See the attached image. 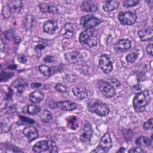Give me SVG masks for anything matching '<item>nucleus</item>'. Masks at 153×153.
Here are the masks:
<instances>
[{"label":"nucleus","mask_w":153,"mask_h":153,"mask_svg":"<svg viewBox=\"0 0 153 153\" xmlns=\"http://www.w3.org/2000/svg\"><path fill=\"white\" fill-rule=\"evenodd\" d=\"M87 56L86 53H83L81 54L79 52H73L68 53L65 56V59L69 61L70 60H73L76 58L79 60H76L73 62L74 64L76 65V67L75 69L79 71L80 74L84 75L88 74L89 71V67L87 65L82 66L81 65L82 62L83 61V59L86 57Z\"/></svg>","instance_id":"f257e3e1"},{"label":"nucleus","mask_w":153,"mask_h":153,"mask_svg":"<svg viewBox=\"0 0 153 153\" xmlns=\"http://www.w3.org/2000/svg\"><path fill=\"white\" fill-rule=\"evenodd\" d=\"M98 31L95 29L86 28L81 33L79 36V40L82 45H87L89 48L96 46L97 41L96 39H93V37H96Z\"/></svg>","instance_id":"f03ea898"},{"label":"nucleus","mask_w":153,"mask_h":153,"mask_svg":"<svg viewBox=\"0 0 153 153\" xmlns=\"http://www.w3.org/2000/svg\"><path fill=\"white\" fill-rule=\"evenodd\" d=\"M88 110L92 113H95L98 116H105L108 115L109 110L107 106H105L102 102L99 100L92 99L91 103L88 105Z\"/></svg>","instance_id":"7ed1b4c3"},{"label":"nucleus","mask_w":153,"mask_h":153,"mask_svg":"<svg viewBox=\"0 0 153 153\" xmlns=\"http://www.w3.org/2000/svg\"><path fill=\"white\" fill-rule=\"evenodd\" d=\"M111 83L113 86L107 82H101L98 87L100 92L108 98L113 97L116 94L113 87H118L121 85L120 81L117 79L112 80Z\"/></svg>","instance_id":"20e7f679"},{"label":"nucleus","mask_w":153,"mask_h":153,"mask_svg":"<svg viewBox=\"0 0 153 153\" xmlns=\"http://www.w3.org/2000/svg\"><path fill=\"white\" fill-rule=\"evenodd\" d=\"M33 151L40 153L42 151L48 150L50 153H58L57 147L53 146L51 142L46 140H42L36 143L33 147Z\"/></svg>","instance_id":"39448f33"},{"label":"nucleus","mask_w":153,"mask_h":153,"mask_svg":"<svg viewBox=\"0 0 153 153\" xmlns=\"http://www.w3.org/2000/svg\"><path fill=\"white\" fill-rule=\"evenodd\" d=\"M118 18L120 22L122 24L131 26L134 24L137 16L135 12H132L131 11H128L125 13L119 12Z\"/></svg>","instance_id":"423d86ee"},{"label":"nucleus","mask_w":153,"mask_h":153,"mask_svg":"<svg viewBox=\"0 0 153 153\" xmlns=\"http://www.w3.org/2000/svg\"><path fill=\"white\" fill-rule=\"evenodd\" d=\"M100 22V20L95 17L93 15H87L81 18L80 25L83 27H87V28L94 29L93 27L98 25Z\"/></svg>","instance_id":"0eeeda50"},{"label":"nucleus","mask_w":153,"mask_h":153,"mask_svg":"<svg viewBox=\"0 0 153 153\" xmlns=\"http://www.w3.org/2000/svg\"><path fill=\"white\" fill-rule=\"evenodd\" d=\"M109 55L105 54L101 55L99 61L100 65H104V67L101 68L105 74H108L113 70L112 62Z\"/></svg>","instance_id":"6e6552de"},{"label":"nucleus","mask_w":153,"mask_h":153,"mask_svg":"<svg viewBox=\"0 0 153 153\" xmlns=\"http://www.w3.org/2000/svg\"><path fill=\"white\" fill-rule=\"evenodd\" d=\"M13 86L17 88L16 95L19 97H22L25 88L28 87L27 81L22 78H19L13 83Z\"/></svg>","instance_id":"1a4fd4ad"},{"label":"nucleus","mask_w":153,"mask_h":153,"mask_svg":"<svg viewBox=\"0 0 153 153\" xmlns=\"http://www.w3.org/2000/svg\"><path fill=\"white\" fill-rule=\"evenodd\" d=\"M100 142L103 144V145L100 144L98 146H100L101 150L108 151L113 146L111 139L109 134H104Z\"/></svg>","instance_id":"9d476101"},{"label":"nucleus","mask_w":153,"mask_h":153,"mask_svg":"<svg viewBox=\"0 0 153 153\" xmlns=\"http://www.w3.org/2000/svg\"><path fill=\"white\" fill-rule=\"evenodd\" d=\"M138 34L141 41H153V30L147 29L138 32Z\"/></svg>","instance_id":"9b49d317"},{"label":"nucleus","mask_w":153,"mask_h":153,"mask_svg":"<svg viewBox=\"0 0 153 153\" xmlns=\"http://www.w3.org/2000/svg\"><path fill=\"white\" fill-rule=\"evenodd\" d=\"M31 129L25 127L23 131V133L28 138L29 142H31L36 138L38 137V133L37 130L34 127Z\"/></svg>","instance_id":"f8f14e48"},{"label":"nucleus","mask_w":153,"mask_h":153,"mask_svg":"<svg viewBox=\"0 0 153 153\" xmlns=\"http://www.w3.org/2000/svg\"><path fill=\"white\" fill-rule=\"evenodd\" d=\"M43 28L45 32L50 34L54 33L56 30L58 29L56 23L52 20L48 21L45 23Z\"/></svg>","instance_id":"ddd939ff"},{"label":"nucleus","mask_w":153,"mask_h":153,"mask_svg":"<svg viewBox=\"0 0 153 153\" xmlns=\"http://www.w3.org/2000/svg\"><path fill=\"white\" fill-rule=\"evenodd\" d=\"M41 121L45 123H50L52 122L53 114L49 110H45L43 111L39 115Z\"/></svg>","instance_id":"4468645a"},{"label":"nucleus","mask_w":153,"mask_h":153,"mask_svg":"<svg viewBox=\"0 0 153 153\" xmlns=\"http://www.w3.org/2000/svg\"><path fill=\"white\" fill-rule=\"evenodd\" d=\"M30 100L31 102L39 103L42 101L44 98V94L41 92L39 91H34L30 94Z\"/></svg>","instance_id":"2eb2a0df"},{"label":"nucleus","mask_w":153,"mask_h":153,"mask_svg":"<svg viewBox=\"0 0 153 153\" xmlns=\"http://www.w3.org/2000/svg\"><path fill=\"white\" fill-rule=\"evenodd\" d=\"M72 92L74 96L81 99H83L87 97L88 94L85 89L82 88H78L75 87L73 88Z\"/></svg>","instance_id":"dca6fc26"},{"label":"nucleus","mask_w":153,"mask_h":153,"mask_svg":"<svg viewBox=\"0 0 153 153\" xmlns=\"http://www.w3.org/2000/svg\"><path fill=\"white\" fill-rule=\"evenodd\" d=\"M39 44L35 46V50L39 49L40 50H43L45 48V45H50L53 42L51 40H47L40 38L38 41Z\"/></svg>","instance_id":"f3484780"},{"label":"nucleus","mask_w":153,"mask_h":153,"mask_svg":"<svg viewBox=\"0 0 153 153\" xmlns=\"http://www.w3.org/2000/svg\"><path fill=\"white\" fill-rule=\"evenodd\" d=\"M131 42L128 39H122L119 40L118 44L123 48L124 50H127L131 48Z\"/></svg>","instance_id":"a211bd4d"},{"label":"nucleus","mask_w":153,"mask_h":153,"mask_svg":"<svg viewBox=\"0 0 153 153\" xmlns=\"http://www.w3.org/2000/svg\"><path fill=\"white\" fill-rule=\"evenodd\" d=\"M36 19V18L33 15L30 14L27 15L25 17L24 19L23 20L22 27L26 29L27 27V23L29 22L32 23Z\"/></svg>","instance_id":"6ab92c4d"},{"label":"nucleus","mask_w":153,"mask_h":153,"mask_svg":"<svg viewBox=\"0 0 153 153\" xmlns=\"http://www.w3.org/2000/svg\"><path fill=\"white\" fill-rule=\"evenodd\" d=\"M41 110L40 107L38 105H28V114H29L35 115L38 114Z\"/></svg>","instance_id":"aec40b11"},{"label":"nucleus","mask_w":153,"mask_h":153,"mask_svg":"<svg viewBox=\"0 0 153 153\" xmlns=\"http://www.w3.org/2000/svg\"><path fill=\"white\" fill-rule=\"evenodd\" d=\"M140 0H126L123 3V6L126 7L136 6L139 5Z\"/></svg>","instance_id":"412c9836"},{"label":"nucleus","mask_w":153,"mask_h":153,"mask_svg":"<svg viewBox=\"0 0 153 153\" xmlns=\"http://www.w3.org/2000/svg\"><path fill=\"white\" fill-rule=\"evenodd\" d=\"M92 4L91 1L90 0L84 1L81 6L82 10L87 12H91V7Z\"/></svg>","instance_id":"4be33fe9"},{"label":"nucleus","mask_w":153,"mask_h":153,"mask_svg":"<svg viewBox=\"0 0 153 153\" xmlns=\"http://www.w3.org/2000/svg\"><path fill=\"white\" fill-rule=\"evenodd\" d=\"M69 101H60L59 102V107L62 110L69 111Z\"/></svg>","instance_id":"5701e85b"},{"label":"nucleus","mask_w":153,"mask_h":153,"mask_svg":"<svg viewBox=\"0 0 153 153\" xmlns=\"http://www.w3.org/2000/svg\"><path fill=\"white\" fill-rule=\"evenodd\" d=\"M139 55V53L137 52H133L128 54L126 57V60L129 62H134L137 59Z\"/></svg>","instance_id":"b1692460"},{"label":"nucleus","mask_w":153,"mask_h":153,"mask_svg":"<svg viewBox=\"0 0 153 153\" xmlns=\"http://www.w3.org/2000/svg\"><path fill=\"white\" fill-rule=\"evenodd\" d=\"M15 32L13 30L10 29L6 31L4 33L5 38L7 40H11L13 39L14 35Z\"/></svg>","instance_id":"393cba45"},{"label":"nucleus","mask_w":153,"mask_h":153,"mask_svg":"<svg viewBox=\"0 0 153 153\" xmlns=\"http://www.w3.org/2000/svg\"><path fill=\"white\" fill-rule=\"evenodd\" d=\"M128 153H146L144 149L140 147H132L128 151Z\"/></svg>","instance_id":"a878e982"},{"label":"nucleus","mask_w":153,"mask_h":153,"mask_svg":"<svg viewBox=\"0 0 153 153\" xmlns=\"http://www.w3.org/2000/svg\"><path fill=\"white\" fill-rule=\"evenodd\" d=\"M10 8L9 6L3 7L2 9V15L4 18H8L11 15Z\"/></svg>","instance_id":"bb28decb"},{"label":"nucleus","mask_w":153,"mask_h":153,"mask_svg":"<svg viewBox=\"0 0 153 153\" xmlns=\"http://www.w3.org/2000/svg\"><path fill=\"white\" fill-rule=\"evenodd\" d=\"M111 2V0H107L106 4L103 6V8L105 11L110 12L114 9V7L110 5Z\"/></svg>","instance_id":"cd10ccee"},{"label":"nucleus","mask_w":153,"mask_h":153,"mask_svg":"<svg viewBox=\"0 0 153 153\" xmlns=\"http://www.w3.org/2000/svg\"><path fill=\"white\" fill-rule=\"evenodd\" d=\"M143 128L144 129L147 130L153 129V119L149 120L144 123Z\"/></svg>","instance_id":"c85d7f7f"},{"label":"nucleus","mask_w":153,"mask_h":153,"mask_svg":"<svg viewBox=\"0 0 153 153\" xmlns=\"http://www.w3.org/2000/svg\"><path fill=\"white\" fill-rule=\"evenodd\" d=\"M144 99L143 100H140L137 101V103L140 104H142L143 102H145L146 104L145 106L148 105L150 103V101L151 98L149 97V94L148 92H147L143 94Z\"/></svg>","instance_id":"c756f323"},{"label":"nucleus","mask_w":153,"mask_h":153,"mask_svg":"<svg viewBox=\"0 0 153 153\" xmlns=\"http://www.w3.org/2000/svg\"><path fill=\"white\" fill-rule=\"evenodd\" d=\"M20 119L21 121L26 123L33 124L35 123L34 120L25 116H21L20 117Z\"/></svg>","instance_id":"7c9ffc66"},{"label":"nucleus","mask_w":153,"mask_h":153,"mask_svg":"<svg viewBox=\"0 0 153 153\" xmlns=\"http://www.w3.org/2000/svg\"><path fill=\"white\" fill-rule=\"evenodd\" d=\"M40 10L43 13H46L49 12V6L48 4L42 3L39 6Z\"/></svg>","instance_id":"2f4dec72"},{"label":"nucleus","mask_w":153,"mask_h":153,"mask_svg":"<svg viewBox=\"0 0 153 153\" xmlns=\"http://www.w3.org/2000/svg\"><path fill=\"white\" fill-rule=\"evenodd\" d=\"M80 136L82 137L84 139L85 141H87L89 140L90 136L87 134L84 131V130L82 129L80 130Z\"/></svg>","instance_id":"473e14b6"},{"label":"nucleus","mask_w":153,"mask_h":153,"mask_svg":"<svg viewBox=\"0 0 153 153\" xmlns=\"http://www.w3.org/2000/svg\"><path fill=\"white\" fill-rule=\"evenodd\" d=\"M17 59L18 61L22 63H25L27 61L26 56L23 54H21L18 56Z\"/></svg>","instance_id":"72a5a7b5"},{"label":"nucleus","mask_w":153,"mask_h":153,"mask_svg":"<svg viewBox=\"0 0 153 153\" xmlns=\"http://www.w3.org/2000/svg\"><path fill=\"white\" fill-rule=\"evenodd\" d=\"M48 105L51 110H53L59 107V102L57 103L51 100L48 102Z\"/></svg>","instance_id":"f704fd0d"},{"label":"nucleus","mask_w":153,"mask_h":153,"mask_svg":"<svg viewBox=\"0 0 153 153\" xmlns=\"http://www.w3.org/2000/svg\"><path fill=\"white\" fill-rule=\"evenodd\" d=\"M55 88L56 91L61 93H62L65 90V86L64 85H62L60 83L57 84L55 87Z\"/></svg>","instance_id":"c9c22d12"},{"label":"nucleus","mask_w":153,"mask_h":153,"mask_svg":"<svg viewBox=\"0 0 153 153\" xmlns=\"http://www.w3.org/2000/svg\"><path fill=\"white\" fill-rule=\"evenodd\" d=\"M65 30L74 31V26L72 23H69L65 24L64 26Z\"/></svg>","instance_id":"e433bc0d"},{"label":"nucleus","mask_w":153,"mask_h":153,"mask_svg":"<svg viewBox=\"0 0 153 153\" xmlns=\"http://www.w3.org/2000/svg\"><path fill=\"white\" fill-rule=\"evenodd\" d=\"M74 31L65 30L64 36L68 39H70L73 36Z\"/></svg>","instance_id":"4c0bfd02"},{"label":"nucleus","mask_w":153,"mask_h":153,"mask_svg":"<svg viewBox=\"0 0 153 153\" xmlns=\"http://www.w3.org/2000/svg\"><path fill=\"white\" fill-rule=\"evenodd\" d=\"M50 68L51 71V75H52L53 74L56 73L57 72L59 73H61L63 71V69L62 68L60 69L56 66H53L50 67Z\"/></svg>","instance_id":"58836bf2"},{"label":"nucleus","mask_w":153,"mask_h":153,"mask_svg":"<svg viewBox=\"0 0 153 153\" xmlns=\"http://www.w3.org/2000/svg\"><path fill=\"white\" fill-rule=\"evenodd\" d=\"M146 49L148 53L153 56V44H149Z\"/></svg>","instance_id":"ea45409f"},{"label":"nucleus","mask_w":153,"mask_h":153,"mask_svg":"<svg viewBox=\"0 0 153 153\" xmlns=\"http://www.w3.org/2000/svg\"><path fill=\"white\" fill-rule=\"evenodd\" d=\"M143 136L139 137L136 138L135 141V144L137 146H138V147H140L142 142H143Z\"/></svg>","instance_id":"a19ab883"},{"label":"nucleus","mask_w":153,"mask_h":153,"mask_svg":"<svg viewBox=\"0 0 153 153\" xmlns=\"http://www.w3.org/2000/svg\"><path fill=\"white\" fill-rule=\"evenodd\" d=\"M44 60L46 63H51L54 61L55 58L52 56H47L44 58Z\"/></svg>","instance_id":"79ce46f5"},{"label":"nucleus","mask_w":153,"mask_h":153,"mask_svg":"<svg viewBox=\"0 0 153 153\" xmlns=\"http://www.w3.org/2000/svg\"><path fill=\"white\" fill-rule=\"evenodd\" d=\"M143 142L146 146L148 147H149L151 145V141L147 137L143 136Z\"/></svg>","instance_id":"37998d69"},{"label":"nucleus","mask_w":153,"mask_h":153,"mask_svg":"<svg viewBox=\"0 0 153 153\" xmlns=\"http://www.w3.org/2000/svg\"><path fill=\"white\" fill-rule=\"evenodd\" d=\"M66 79L67 80L71 82H73L75 81L76 79V77L73 75H66Z\"/></svg>","instance_id":"c03bdc74"},{"label":"nucleus","mask_w":153,"mask_h":153,"mask_svg":"<svg viewBox=\"0 0 153 153\" xmlns=\"http://www.w3.org/2000/svg\"><path fill=\"white\" fill-rule=\"evenodd\" d=\"M69 111H72L76 109L77 108V106L76 104L74 103L69 101Z\"/></svg>","instance_id":"a18cd8bd"},{"label":"nucleus","mask_w":153,"mask_h":153,"mask_svg":"<svg viewBox=\"0 0 153 153\" xmlns=\"http://www.w3.org/2000/svg\"><path fill=\"white\" fill-rule=\"evenodd\" d=\"M13 38L14 43L16 45H18L22 41V38L19 36L16 35L15 36H14Z\"/></svg>","instance_id":"49530a36"},{"label":"nucleus","mask_w":153,"mask_h":153,"mask_svg":"<svg viewBox=\"0 0 153 153\" xmlns=\"http://www.w3.org/2000/svg\"><path fill=\"white\" fill-rule=\"evenodd\" d=\"M48 66L45 64H42L39 66V70L40 72L44 74Z\"/></svg>","instance_id":"de8ad7c7"},{"label":"nucleus","mask_w":153,"mask_h":153,"mask_svg":"<svg viewBox=\"0 0 153 153\" xmlns=\"http://www.w3.org/2000/svg\"><path fill=\"white\" fill-rule=\"evenodd\" d=\"M42 85V84L40 82H33L31 84V86L32 88H38Z\"/></svg>","instance_id":"09e8293b"},{"label":"nucleus","mask_w":153,"mask_h":153,"mask_svg":"<svg viewBox=\"0 0 153 153\" xmlns=\"http://www.w3.org/2000/svg\"><path fill=\"white\" fill-rule=\"evenodd\" d=\"M84 131H92L91 125L89 123H87L84 125Z\"/></svg>","instance_id":"8fccbe9b"},{"label":"nucleus","mask_w":153,"mask_h":153,"mask_svg":"<svg viewBox=\"0 0 153 153\" xmlns=\"http://www.w3.org/2000/svg\"><path fill=\"white\" fill-rule=\"evenodd\" d=\"M58 9L56 7L53 6H49V12H52L53 13H58Z\"/></svg>","instance_id":"3c124183"},{"label":"nucleus","mask_w":153,"mask_h":153,"mask_svg":"<svg viewBox=\"0 0 153 153\" xmlns=\"http://www.w3.org/2000/svg\"><path fill=\"white\" fill-rule=\"evenodd\" d=\"M114 50L116 52H121L124 50L123 48L118 43L115 45L114 48Z\"/></svg>","instance_id":"603ef678"},{"label":"nucleus","mask_w":153,"mask_h":153,"mask_svg":"<svg viewBox=\"0 0 153 153\" xmlns=\"http://www.w3.org/2000/svg\"><path fill=\"white\" fill-rule=\"evenodd\" d=\"M8 45L4 43H1L0 46V49L1 52H4L7 50Z\"/></svg>","instance_id":"864d4df0"},{"label":"nucleus","mask_w":153,"mask_h":153,"mask_svg":"<svg viewBox=\"0 0 153 153\" xmlns=\"http://www.w3.org/2000/svg\"><path fill=\"white\" fill-rule=\"evenodd\" d=\"M7 80L15 76L14 73L12 72H5Z\"/></svg>","instance_id":"5fc2aeb1"},{"label":"nucleus","mask_w":153,"mask_h":153,"mask_svg":"<svg viewBox=\"0 0 153 153\" xmlns=\"http://www.w3.org/2000/svg\"><path fill=\"white\" fill-rule=\"evenodd\" d=\"M7 79L5 72L0 73V82L2 81H6Z\"/></svg>","instance_id":"6e6d98bb"},{"label":"nucleus","mask_w":153,"mask_h":153,"mask_svg":"<svg viewBox=\"0 0 153 153\" xmlns=\"http://www.w3.org/2000/svg\"><path fill=\"white\" fill-rule=\"evenodd\" d=\"M51 71L50 67H48L44 73V75L45 76H49L51 75Z\"/></svg>","instance_id":"4d7b16f0"},{"label":"nucleus","mask_w":153,"mask_h":153,"mask_svg":"<svg viewBox=\"0 0 153 153\" xmlns=\"http://www.w3.org/2000/svg\"><path fill=\"white\" fill-rule=\"evenodd\" d=\"M141 94V93H139L136 94L135 96L134 97L133 101V105L136 104V101H137H137L138 100V96L140 95Z\"/></svg>","instance_id":"13d9d810"},{"label":"nucleus","mask_w":153,"mask_h":153,"mask_svg":"<svg viewBox=\"0 0 153 153\" xmlns=\"http://www.w3.org/2000/svg\"><path fill=\"white\" fill-rule=\"evenodd\" d=\"M17 67V65L16 64H10L7 66V68L9 70H15L16 69Z\"/></svg>","instance_id":"bf43d9fd"},{"label":"nucleus","mask_w":153,"mask_h":153,"mask_svg":"<svg viewBox=\"0 0 153 153\" xmlns=\"http://www.w3.org/2000/svg\"><path fill=\"white\" fill-rule=\"evenodd\" d=\"M22 6H20V5H14L13 8L14 10H15L16 11L19 12L21 10Z\"/></svg>","instance_id":"052dcab7"},{"label":"nucleus","mask_w":153,"mask_h":153,"mask_svg":"<svg viewBox=\"0 0 153 153\" xmlns=\"http://www.w3.org/2000/svg\"><path fill=\"white\" fill-rule=\"evenodd\" d=\"M145 1L150 9H152L153 7V0H145Z\"/></svg>","instance_id":"680f3d73"},{"label":"nucleus","mask_w":153,"mask_h":153,"mask_svg":"<svg viewBox=\"0 0 153 153\" xmlns=\"http://www.w3.org/2000/svg\"><path fill=\"white\" fill-rule=\"evenodd\" d=\"M76 117L74 116H73L69 120V122L73 126L74 125L75 122L76 120Z\"/></svg>","instance_id":"e2e57ef3"},{"label":"nucleus","mask_w":153,"mask_h":153,"mask_svg":"<svg viewBox=\"0 0 153 153\" xmlns=\"http://www.w3.org/2000/svg\"><path fill=\"white\" fill-rule=\"evenodd\" d=\"M13 2L15 3L14 5H20V6H22L23 4L22 0H13Z\"/></svg>","instance_id":"0e129e2a"},{"label":"nucleus","mask_w":153,"mask_h":153,"mask_svg":"<svg viewBox=\"0 0 153 153\" xmlns=\"http://www.w3.org/2000/svg\"><path fill=\"white\" fill-rule=\"evenodd\" d=\"M43 130L45 132H50L52 131V128L50 126H45L44 127Z\"/></svg>","instance_id":"69168bd1"},{"label":"nucleus","mask_w":153,"mask_h":153,"mask_svg":"<svg viewBox=\"0 0 153 153\" xmlns=\"http://www.w3.org/2000/svg\"><path fill=\"white\" fill-rule=\"evenodd\" d=\"M100 147L98 146L95 149L92 151L90 153H99V151L101 150Z\"/></svg>","instance_id":"338daca9"},{"label":"nucleus","mask_w":153,"mask_h":153,"mask_svg":"<svg viewBox=\"0 0 153 153\" xmlns=\"http://www.w3.org/2000/svg\"><path fill=\"white\" fill-rule=\"evenodd\" d=\"M126 150V148L123 147H120L116 153H123Z\"/></svg>","instance_id":"774afa93"}]
</instances>
